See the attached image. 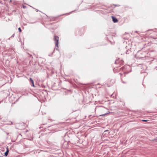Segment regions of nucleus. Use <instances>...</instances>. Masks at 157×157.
I'll use <instances>...</instances> for the list:
<instances>
[{"mask_svg":"<svg viewBox=\"0 0 157 157\" xmlns=\"http://www.w3.org/2000/svg\"><path fill=\"white\" fill-rule=\"evenodd\" d=\"M18 30H19V31L20 32H21V28L20 27L18 28Z\"/></svg>","mask_w":157,"mask_h":157,"instance_id":"20e7f679","label":"nucleus"},{"mask_svg":"<svg viewBox=\"0 0 157 157\" xmlns=\"http://www.w3.org/2000/svg\"><path fill=\"white\" fill-rule=\"evenodd\" d=\"M107 114L105 113V114H104L103 115H105L106 114Z\"/></svg>","mask_w":157,"mask_h":157,"instance_id":"1a4fd4ad","label":"nucleus"},{"mask_svg":"<svg viewBox=\"0 0 157 157\" xmlns=\"http://www.w3.org/2000/svg\"><path fill=\"white\" fill-rule=\"evenodd\" d=\"M23 7L24 8H25V6H23Z\"/></svg>","mask_w":157,"mask_h":157,"instance_id":"9d476101","label":"nucleus"},{"mask_svg":"<svg viewBox=\"0 0 157 157\" xmlns=\"http://www.w3.org/2000/svg\"><path fill=\"white\" fill-rule=\"evenodd\" d=\"M30 80L31 81V82L32 81V80H33L31 78H30Z\"/></svg>","mask_w":157,"mask_h":157,"instance_id":"423d86ee","label":"nucleus"},{"mask_svg":"<svg viewBox=\"0 0 157 157\" xmlns=\"http://www.w3.org/2000/svg\"><path fill=\"white\" fill-rule=\"evenodd\" d=\"M143 121H147V120H143Z\"/></svg>","mask_w":157,"mask_h":157,"instance_id":"0eeeda50","label":"nucleus"},{"mask_svg":"<svg viewBox=\"0 0 157 157\" xmlns=\"http://www.w3.org/2000/svg\"><path fill=\"white\" fill-rule=\"evenodd\" d=\"M54 40L55 41H56V46L57 47H58V40H59L58 37L55 36L54 37Z\"/></svg>","mask_w":157,"mask_h":157,"instance_id":"f257e3e1","label":"nucleus"},{"mask_svg":"<svg viewBox=\"0 0 157 157\" xmlns=\"http://www.w3.org/2000/svg\"><path fill=\"white\" fill-rule=\"evenodd\" d=\"M113 21L114 22H117L118 21V20L116 18L114 17H112Z\"/></svg>","mask_w":157,"mask_h":157,"instance_id":"f03ea898","label":"nucleus"},{"mask_svg":"<svg viewBox=\"0 0 157 157\" xmlns=\"http://www.w3.org/2000/svg\"><path fill=\"white\" fill-rule=\"evenodd\" d=\"M32 84H33L34 82L33 80H32Z\"/></svg>","mask_w":157,"mask_h":157,"instance_id":"39448f33","label":"nucleus"},{"mask_svg":"<svg viewBox=\"0 0 157 157\" xmlns=\"http://www.w3.org/2000/svg\"><path fill=\"white\" fill-rule=\"evenodd\" d=\"M33 86L34 87V84H33Z\"/></svg>","mask_w":157,"mask_h":157,"instance_id":"6e6552de","label":"nucleus"},{"mask_svg":"<svg viewBox=\"0 0 157 157\" xmlns=\"http://www.w3.org/2000/svg\"><path fill=\"white\" fill-rule=\"evenodd\" d=\"M9 152V149L8 147L6 148V151L5 153V155L6 156H7L8 155V153Z\"/></svg>","mask_w":157,"mask_h":157,"instance_id":"7ed1b4c3","label":"nucleus"}]
</instances>
